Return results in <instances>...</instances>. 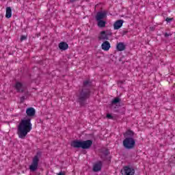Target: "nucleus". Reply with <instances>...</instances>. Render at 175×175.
<instances>
[{
	"instance_id": "nucleus-1",
	"label": "nucleus",
	"mask_w": 175,
	"mask_h": 175,
	"mask_svg": "<svg viewBox=\"0 0 175 175\" xmlns=\"http://www.w3.org/2000/svg\"><path fill=\"white\" fill-rule=\"evenodd\" d=\"M36 111L33 107H29L26 110V114L27 116L22 119L18 125L17 128V135L19 139H25L27 135L31 132L32 129V124L31 123V120L32 117L35 116Z\"/></svg>"
},
{
	"instance_id": "nucleus-2",
	"label": "nucleus",
	"mask_w": 175,
	"mask_h": 175,
	"mask_svg": "<svg viewBox=\"0 0 175 175\" xmlns=\"http://www.w3.org/2000/svg\"><path fill=\"white\" fill-rule=\"evenodd\" d=\"M92 86V82L91 80L88 79L83 81V87L79 89L77 96V102L80 106H85L87 105V100L90 99L91 96V87Z\"/></svg>"
},
{
	"instance_id": "nucleus-3",
	"label": "nucleus",
	"mask_w": 175,
	"mask_h": 175,
	"mask_svg": "<svg viewBox=\"0 0 175 175\" xmlns=\"http://www.w3.org/2000/svg\"><path fill=\"white\" fill-rule=\"evenodd\" d=\"M71 147L74 148H83V150H88L92 146V140L88 139L86 141L74 140L71 142Z\"/></svg>"
},
{
	"instance_id": "nucleus-4",
	"label": "nucleus",
	"mask_w": 175,
	"mask_h": 175,
	"mask_svg": "<svg viewBox=\"0 0 175 175\" xmlns=\"http://www.w3.org/2000/svg\"><path fill=\"white\" fill-rule=\"evenodd\" d=\"M39 161H40V158L39 157V153H37L33 157L31 164L29 166L30 172H36L38 167H39Z\"/></svg>"
},
{
	"instance_id": "nucleus-5",
	"label": "nucleus",
	"mask_w": 175,
	"mask_h": 175,
	"mask_svg": "<svg viewBox=\"0 0 175 175\" xmlns=\"http://www.w3.org/2000/svg\"><path fill=\"white\" fill-rule=\"evenodd\" d=\"M135 139L133 137H126L123 141V146L125 148L131 150L135 147Z\"/></svg>"
},
{
	"instance_id": "nucleus-6",
	"label": "nucleus",
	"mask_w": 175,
	"mask_h": 175,
	"mask_svg": "<svg viewBox=\"0 0 175 175\" xmlns=\"http://www.w3.org/2000/svg\"><path fill=\"white\" fill-rule=\"evenodd\" d=\"M15 89L16 90V92H24L25 91V87L21 82L17 81L14 85Z\"/></svg>"
},
{
	"instance_id": "nucleus-7",
	"label": "nucleus",
	"mask_w": 175,
	"mask_h": 175,
	"mask_svg": "<svg viewBox=\"0 0 175 175\" xmlns=\"http://www.w3.org/2000/svg\"><path fill=\"white\" fill-rule=\"evenodd\" d=\"M124 175H134L135 169L126 166L124 167Z\"/></svg>"
},
{
	"instance_id": "nucleus-8",
	"label": "nucleus",
	"mask_w": 175,
	"mask_h": 175,
	"mask_svg": "<svg viewBox=\"0 0 175 175\" xmlns=\"http://www.w3.org/2000/svg\"><path fill=\"white\" fill-rule=\"evenodd\" d=\"M107 16V14L106 12H99L97 13L96 16V20L99 21V20H103V18H106Z\"/></svg>"
},
{
	"instance_id": "nucleus-9",
	"label": "nucleus",
	"mask_w": 175,
	"mask_h": 175,
	"mask_svg": "<svg viewBox=\"0 0 175 175\" xmlns=\"http://www.w3.org/2000/svg\"><path fill=\"white\" fill-rule=\"evenodd\" d=\"M123 24H124V21L122 20L116 21L113 24L114 29H120V28L122 27Z\"/></svg>"
},
{
	"instance_id": "nucleus-10",
	"label": "nucleus",
	"mask_w": 175,
	"mask_h": 175,
	"mask_svg": "<svg viewBox=\"0 0 175 175\" xmlns=\"http://www.w3.org/2000/svg\"><path fill=\"white\" fill-rule=\"evenodd\" d=\"M110 47V42H109V41H105L101 44V49L104 50V51H109Z\"/></svg>"
},
{
	"instance_id": "nucleus-11",
	"label": "nucleus",
	"mask_w": 175,
	"mask_h": 175,
	"mask_svg": "<svg viewBox=\"0 0 175 175\" xmlns=\"http://www.w3.org/2000/svg\"><path fill=\"white\" fill-rule=\"evenodd\" d=\"M98 39V40H109V37L106 35V31H103L100 33Z\"/></svg>"
},
{
	"instance_id": "nucleus-12",
	"label": "nucleus",
	"mask_w": 175,
	"mask_h": 175,
	"mask_svg": "<svg viewBox=\"0 0 175 175\" xmlns=\"http://www.w3.org/2000/svg\"><path fill=\"white\" fill-rule=\"evenodd\" d=\"M102 169V161H98L93 167L94 172H99Z\"/></svg>"
},
{
	"instance_id": "nucleus-13",
	"label": "nucleus",
	"mask_w": 175,
	"mask_h": 175,
	"mask_svg": "<svg viewBox=\"0 0 175 175\" xmlns=\"http://www.w3.org/2000/svg\"><path fill=\"white\" fill-rule=\"evenodd\" d=\"M69 45L65 42H62L59 44V49L62 51L68 50Z\"/></svg>"
},
{
	"instance_id": "nucleus-14",
	"label": "nucleus",
	"mask_w": 175,
	"mask_h": 175,
	"mask_svg": "<svg viewBox=\"0 0 175 175\" xmlns=\"http://www.w3.org/2000/svg\"><path fill=\"white\" fill-rule=\"evenodd\" d=\"M116 49L118 51H124V50L126 49L125 44H124V42L118 43Z\"/></svg>"
},
{
	"instance_id": "nucleus-15",
	"label": "nucleus",
	"mask_w": 175,
	"mask_h": 175,
	"mask_svg": "<svg viewBox=\"0 0 175 175\" xmlns=\"http://www.w3.org/2000/svg\"><path fill=\"white\" fill-rule=\"evenodd\" d=\"M133 135H135V133L131 130H128L124 133V136L126 139V137H133Z\"/></svg>"
},
{
	"instance_id": "nucleus-16",
	"label": "nucleus",
	"mask_w": 175,
	"mask_h": 175,
	"mask_svg": "<svg viewBox=\"0 0 175 175\" xmlns=\"http://www.w3.org/2000/svg\"><path fill=\"white\" fill-rule=\"evenodd\" d=\"M5 17L6 18H10V17H12V8L10 7L6 8Z\"/></svg>"
},
{
	"instance_id": "nucleus-17",
	"label": "nucleus",
	"mask_w": 175,
	"mask_h": 175,
	"mask_svg": "<svg viewBox=\"0 0 175 175\" xmlns=\"http://www.w3.org/2000/svg\"><path fill=\"white\" fill-rule=\"evenodd\" d=\"M98 21V27H99V28H105V27H106V21H104L103 20H99L97 21Z\"/></svg>"
},
{
	"instance_id": "nucleus-18",
	"label": "nucleus",
	"mask_w": 175,
	"mask_h": 175,
	"mask_svg": "<svg viewBox=\"0 0 175 175\" xmlns=\"http://www.w3.org/2000/svg\"><path fill=\"white\" fill-rule=\"evenodd\" d=\"M120 102H121V98L116 97L111 101V103L112 105H117V103H120Z\"/></svg>"
},
{
	"instance_id": "nucleus-19",
	"label": "nucleus",
	"mask_w": 175,
	"mask_h": 175,
	"mask_svg": "<svg viewBox=\"0 0 175 175\" xmlns=\"http://www.w3.org/2000/svg\"><path fill=\"white\" fill-rule=\"evenodd\" d=\"M105 31V35L107 36H111L113 35V33H111V31H109V30H107V31Z\"/></svg>"
},
{
	"instance_id": "nucleus-20",
	"label": "nucleus",
	"mask_w": 175,
	"mask_h": 175,
	"mask_svg": "<svg viewBox=\"0 0 175 175\" xmlns=\"http://www.w3.org/2000/svg\"><path fill=\"white\" fill-rule=\"evenodd\" d=\"M25 99H27V96H23L22 97H21V103H23L24 100H25Z\"/></svg>"
},
{
	"instance_id": "nucleus-21",
	"label": "nucleus",
	"mask_w": 175,
	"mask_h": 175,
	"mask_svg": "<svg viewBox=\"0 0 175 175\" xmlns=\"http://www.w3.org/2000/svg\"><path fill=\"white\" fill-rule=\"evenodd\" d=\"M173 20H174L173 18H166L165 21H167V23H170L171 21H173Z\"/></svg>"
},
{
	"instance_id": "nucleus-22",
	"label": "nucleus",
	"mask_w": 175,
	"mask_h": 175,
	"mask_svg": "<svg viewBox=\"0 0 175 175\" xmlns=\"http://www.w3.org/2000/svg\"><path fill=\"white\" fill-rule=\"evenodd\" d=\"M107 118H109V120H113V116L111 114L108 113L107 114Z\"/></svg>"
},
{
	"instance_id": "nucleus-23",
	"label": "nucleus",
	"mask_w": 175,
	"mask_h": 175,
	"mask_svg": "<svg viewBox=\"0 0 175 175\" xmlns=\"http://www.w3.org/2000/svg\"><path fill=\"white\" fill-rule=\"evenodd\" d=\"M104 154H105V157H107V155H109V150L106 149L104 151Z\"/></svg>"
},
{
	"instance_id": "nucleus-24",
	"label": "nucleus",
	"mask_w": 175,
	"mask_h": 175,
	"mask_svg": "<svg viewBox=\"0 0 175 175\" xmlns=\"http://www.w3.org/2000/svg\"><path fill=\"white\" fill-rule=\"evenodd\" d=\"M27 39V36H22L21 37V41L23 42V40H25Z\"/></svg>"
},
{
	"instance_id": "nucleus-25",
	"label": "nucleus",
	"mask_w": 175,
	"mask_h": 175,
	"mask_svg": "<svg viewBox=\"0 0 175 175\" xmlns=\"http://www.w3.org/2000/svg\"><path fill=\"white\" fill-rule=\"evenodd\" d=\"M164 36H165V38H169V36H172V33H165L164 34Z\"/></svg>"
},
{
	"instance_id": "nucleus-26",
	"label": "nucleus",
	"mask_w": 175,
	"mask_h": 175,
	"mask_svg": "<svg viewBox=\"0 0 175 175\" xmlns=\"http://www.w3.org/2000/svg\"><path fill=\"white\" fill-rule=\"evenodd\" d=\"M57 175H65V173L62 171H61L60 172H59L58 174H57Z\"/></svg>"
},
{
	"instance_id": "nucleus-27",
	"label": "nucleus",
	"mask_w": 175,
	"mask_h": 175,
	"mask_svg": "<svg viewBox=\"0 0 175 175\" xmlns=\"http://www.w3.org/2000/svg\"><path fill=\"white\" fill-rule=\"evenodd\" d=\"M76 0H70V3H73Z\"/></svg>"
},
{
	"instance_id": "nucleus-28",
	"label": "nucleus",
	"mask_w": 175,
	"mask_h": 175,
	"mask_svg": "<svg viewBox=\"0 0 175 175\" xmlns=\"http://www.w3.org/2000/svg\"><path fill=\"white\" fill-rule=\"evenodd\" d=\"M123 33H124V35H125V34L128 33V31H123Z\"/></svg>"
},
{
	"instance_id": "nucleus-29",
	"label": "nucleus",
	"mask_w": 175,
	"mask_h": 175,
	"mask_svg": "<svg viewBox=\"0 0 175 175\" xmlns=\"http://www.w3.org/2000/svg\"><path fill=\"white\" fill-rule=\"evenodd\" d=\"M150 29L152 30V31H154V29H155L154 27H150Z\"/></svg>"
},
{
	"instance_id": "nucleus-30",
	"label": "nucleus",
	"mask_w": 175,
	"mask_h": 175,
	"mask_svg": "<svg viewBox=\"0 0 175 175\" xmlns=\"http://www.w3.org/2000/svg\"><path fill=\"white\" fill-rule=\"evenodd\" d=\"M28 92L26 93V95H27Z\"/></svg>"
}]
</instances>
